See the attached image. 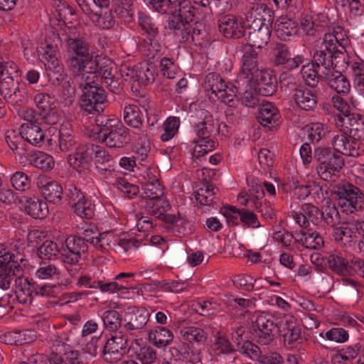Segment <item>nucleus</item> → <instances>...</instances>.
Instances as JSON below:
<instances>
[{
  "instance_id": "obj_1",
  "label": "nucleus",
  "mask_w": 364,
  "mask_h": 364,
  "mask_svg": "<svg viewBox=\"0 0 364 364\" xmlns=\"http://www.w3.org/2000/svg\"><path fill=\"white\" fill-rule=\"evenodd\" d=\"M149 5L162 14H168V28L180 43H193L207 46L210 37L201 22L193 21L196 9L188 0H147Z\"/></svg>"
},
{
  "instance_id": "obj_2",
  "label": "nucleus",
  "mask_w": 364,
  "mask_h": 364,
  "mask_svg": "<svg viewBox=\"0 0 364 364\" xmlns=\"http://www.w3.org/2000/svg\"><path fill=\"white\" fill-rule=\"evenodd\" d=\"M68 53L67 65L77 81L84 79L86 73L92 74L96 70L97 59L94 58L90 43L83 37L68 38L65 41Z\"/></svg>"
},
{
  "instance_id": "obj_3",
  "label": "nucleus",
  "mask_w": 364,
  "mask_h": 364,
  "mask_svg": "<svg viewBox=\"0 0 364 364\" xmlns=\"http://www.w3.org/2000/svg\"><path fill=\"white\" fill-rule=\"evenodd\" d=\"M74 86H70L69 82L67 85L69 87L63 91V95L66 96L65 99H69L70 102L75 95V87L77 86L82 91V95L80 99V108L81 111L87 114H96L103 112L107 103V93L105 90L98 84L88 83L85 85L86 81L80 82L77 80L73 78Z\"/></svg>"
},
{
  "instance_id": "obj_4",
  "label": "nucleus",
  "mask_w": 364,
  "mask_h": 364,
  "mask_svg": "<svg viewBox=\"0 0 364 364\" xmlns=\"http://www.w3.org/2000/svg\"><path fill=\"white\" fill-rule=\"evenodd\" d=\"M17 66L13 62L0 60V93L9 102L20 105L26 102L28 91L20 87Z\"/></svg>"
},
{
  "instance_id": "obj_5",
  "label": "nucleus",
  "mask_w": 364,
  "mask_h": 364,
  "mask_svg": "<svg viewBox=\"0 0 364 364\" xmlns=\"http://www.w3.org/2000/svg\"><path fill=\"white\" fill-rule=\"evenodd\" d=\"M204 90L208 93L213 101L220 100L229 107H236L238 102L237 93L238 89L230 82H225L216 73H208L203 82Z\"/></svg>"
},
{
  "instance_id": "obj_6",
  "label": "nucleus",
  "mask_w": 364,
  "mask_h": 364,
  "mask_svg": "<svg viewBox=\"0 0 364 364\" xmlns=\"http://www.w3.org/2000/svg\"><path fill=\"white\" fill-rule=\"evenodd\" d=\"M314 159L318 163L317 173L323 181H335L336 173L345 164L343 156L330 148L317 147L314 151Z\"/></svg>"
},
{
  "instance_id": "obj_7",
  "label": "nucleus",
  "mask_w": 364,
  "mask_h": 364,
  "mask_svg": "<svg viewBox=\"0 0 364 364\" xmlns=\"http://www.w3.org/2000/svg\"><path fill=\"white\" fill-rule=\"evenodd\" d=\"M331 191L342 201L340 205L343 211L352 213L364 208V194L352 183L346 181L340 182L333 186Z\"/></svg>"
},
{
  "instance_id": "obj_8",
  "label": "nucleus",
  "mask_w": 364,
  "mask_h": 364,
  "mask_svg": "<svg viewBox=\"0 0 364 364\" xmlns=\"http://www.w3.org/2000/svg\"><path fill=\"white\" fill-rule=\"evenodd\" d=\"M341 60V66L346 67L347 63L345 60V54L341 50H336L335 49L331 50L325 46V43L322 41L321 46L318 50H316L313 56L312 63L318 69L321 70V73L326 75V73H329L336 69L338 67V64Z\"/></svg>"
},
{
  "instance_id": "obj_9",
  "label": "nucleus",
  "mask_w": 364,
  "mask_h": 364,
  "mask_svg": "<svg viewBox=\"0 0 364 364\" xmlns=\"http://www.w3.org/2000/svg\"><path fill=\"white\" fill-rule=\"evenodd\" d=\"M252 335L255 341L261 346L271 345L279 331L277 323L269 314L259 315L252 325Z\"/></svg>"
},
{
  "instance_id": "obj_10",
  "label": "nucleus",
  "mask_w": 364,
  "mask_h": 364,
  "mask_svg": "<svg viewBox=\"0 0 364 364\" xmlns=\"http://www.w3.org/2000/svg\"><path fill=\"white\" fill-rule=\"evenodd\" d=\"M242 68L237 75L236 82L238 86L247 87L260 71L258 66V54L251 46H245L241 59Z\"/></svg>"
},
{
  "instance_id": "obj_11",
  "label": "nucleus",
  "mask_w": 364,
  "mask_h": 364,
  "mask_svg": "<svg viewBox=\"0 0 364 364\" xmlns=\"http://www.w3.org/2000/svg\"><path fill=\"white\" fill-rule=\"evenodd\" d=\"M120 72L122 77H130L139 85L146 86L155 81L158 75V66L154 61L149 60L138 63L132 69L128 66H124Z\"/></svg>"
},
{
  "instance_id": "obj_12",
  "label": "nucleus",
  "mask_w": 364,
  "mask_h": 364,
  "mask_svg": "<svg viewBox=\"0 0 364 364\" xmlns=\"http://www.w3.org/2000/svg\"><path fill=\"white\" fill-rule=\"evenodd\" d=\"M339 225L333 229L332 237L341 245H350L351 242H357L358 237L364 234V221L351 220Z\"/></svg>"
},
{
  "instance_id": "obj_13",
  "label": "nucleus",
  "mask_w": 364,
  "mask_h": 364,
  "mask_svg": "<svg viewBox=\"0 0 364 364\" xmlns=\"http://www.w3.org/2000/svg\"><path fill=\"white\" fill-rule=\"evenodd\" d=\"M128 341L126 334L121 331L114 332L104 346V359L109 363L120 360L127 351Z\"/></svg>"
},
{
  "instance_id": "obj_14",
  "label": "nucleus",
  "mask_w": 364,
  "mask_h": 364,
  "mask_svg": "<svg viewBox=\"0 0 364 364\" xmlns=\"http://www.w3.org/2000/svg\"><path fill=\"white\" fill-rule=\"evenodd\" d=\"M271 61L274 66H283L286 69L293 70L304 62V58L302 55H293L287 44L278 43L272 50Z\"/></svg>"
},
{
  "instance_id": "obj_15",
  "label": "nucleus",
  "mask_w": 364,
  "mask_h": 364,
  "mask_svg": "<svg viewBox=\"0 0 364 364\" xmlns=\"http://www.w3.org/2000/svg\"><path fill=\"white\" fill-rule=\"evenodd\" d=\"M87 251V245L84 240L75 235H70L65 241V247L60 252V258L65 264L77 265L82 255Z\"/></svg>"
},
{
  "instance_id": "obj_16",
  "label": "nucleus",
  "mask_w": 364,
  "mask_h": 364,
  "mask_svg": "<svg viewBox=\"0 0 364 364\" xmlns=\"http://www.w3.org/2000/svg\"><path fill=\"white\" fill-rule=\"evenodd\" d=\"M149 311L136 306L128 307L123 318V326L130 335L135 336L141 332L149 320Z\"/></svg>"
},
{
  "instance_id": "obj_17",
  "label": "nucleus",
  "mask_w": 364,
  "mask_h": 364,
  "mask_svg": "<svg viewBox=\"0 0 364 364\" xmlns=\"http://www.w3.org/2000/svg\"><path fill=\"white\" fill-rule=\"evenodd\" d=\"M97 138L110 148H120L130 141L128 129L123 125H114L110 129L102 128L97 132Z\"/></svg>"
},
{
  "instance_id": "obj_18",
  "label": "nucleus",
  "mask_w": 364,
  "mask_h": 364,
  "mask_svg": "<svg viewBox=\"0 0 364 364\" xmlns=\"http://www.w3.org/2000/svg\"><path fill=\"white\" fill-rule=\"evenodd\" d=\"M341 131L349 134V136L358 142L364 140V118L358 114H352L344 117L338 116L336 122Z\"/></svg>"
},
{
  "instance_id": "obj_19",
  "label": "nucleus",
  "mask_w": 364,
  "mask_h": 364,
  "mask_svg": "<svg viewBox=\"0 0 364 364\" xmlns=\"http://www.w3.org/2000/svg\"><path fill=\"white\" fill-rule=\"evenodd\" d=\"M331 140L334 151L337 154L353 157L360 155V142L348 136L346 133L341 131L333 133Z\"/></svg>"
},
{
  "instance_id": "obj_20",
  "label": "nucleus",
  "mask_w": 364,
  "mask_h": 364,
  "mask_svg": "<svg viewBox=\"0 0 364 364\" xmlns=\"http://www.w3.org/2000/svg\"><path fill=\"white\" fill-rule=\"evenodd\" d=\"M219 31L228 38L239 39L246 36V28L235 16L228 14L218 21Z\"/></svg>"
},
{
  "instance_id": "obj_21",
  "label": "nucleus",
  "mask_w": 364,
  "mask_h": 364,
  "mask_svg": "<svg viewBox=\"0 0 364 364\" xmlns=\"http://www.w3.org/2000/svg\"><path fill=\"white\" fill-rule=\"evenodd\" d=\"M65 341L55 340L53 343V348H55L56 352H52L48 358L50 364H85L82 355L77 350H69L61 353V348H65V345H68Z\"/></svg>"
},
{
  "instance_id": "obj_22",
  "label": "nucleus",
  "mask_w": 364,
  "mask_h": 364,
  "mask_svg": "<svg viewBox=\"0 0 364 364\" xmlns=\"http://www.w3.org/2000/svg\"><path fill=\"white\" fill-rule=\"evenodd\" d=\"M20 134L23 139L26 140L32 145L41 147L47 140L49 144H51L52 139L47 138L45 130L38 124L29 122L23 124L20 127Z\"/></svg>"
},
{
  "instance_id": "obj_23",
  "label": "nucleus",
  "mask_w": 364,
  "mask_h": 364,
  "mask_svg": "<svg viewBox=\"0 0 364 364\" xmlns=\"http://www.w3.org/2000/svg\"><path fill=\"white\" fill-rule=\"evenodd\" d=\"M321 210L311 203H304L301 206L300 212L293 211L291 216L300 227L306 228L309 222L315 225L321 224Z\"/></svg>"
},
{
  "instance_id": "obj_24",
  "label": "nucleus",
  "mask_w": 364,
  "mask_h": 364,
  "mask_svg": "<svg viewBox=\"0 0 364 364\" xmlns=\"http://www.w3.org/2000/svg\"><path fill=\"white\" fill-rule=\"evenodd\" d=\"M38 187L44 197L49 203L60 204L63 200V188L55 181H48L46 178H40L38 181Z\"/></svg>"
},
{
  "instance_id": "obj_25",
  "label": "nucleus",
  "mask_w": 364,
  "mask_h": 364,
  "mask_svg": "<svg viewBox=\"0 0 364 364\" xmlns=\"http://www.w3.org/2000/svg\"><path fill=\"white\" fill-rule=\"evenodd\" d=\"M322 41L325 43V46L328 47L330 50L331 47L333 50L343 52L349 44L348 32L340 26H336L333 28L332 32L324 34Z\"/></svg>"
},
{
  "instance_id": "obj_26",
  "label": "nucleus",
  "mask_w": 364,
  "mask_h": 364,
  "mask_svg": "<svg viewBox=\"0 0 364 364\" xmlns=\"http://www.w3.org/2000/svg\"><path fill=\"white\" fill-rule=\"evenodd\" d=\"M164 222L166 224V228L177 237L188 235L193 231L190 222L181 218L180 214L166 215L164 216Z\"/></svg>"
},
{
  "instance_id": "obj_27",
  "label": "nucleus",
  "mask_w": 364,
  "mask_h": 364,
  "mask_svg": "<svg viewBox=\"0 0 364 364\" xmlns=\"http://www.w3.org/2000/svg\"><path fill=\"white\" fill-rule=\"evenodd\" d=\"M294 239L307 249L318 250L323 246L324 241L319 232L311 229H302L295 232Z\"/></svg>"
},
{
  "instance_id": "obj_28",
  "label": "nucleus",
  "mask_w": 364,
  "mask_h": 364,
  "mask_svg": "<svg viewBox=\"0 0 364 364\" xmlns=\"http://www.w3.org/2000/svg\"><path fill=\"white\" fill-rule=\"evenodd\" d=\"M284 343L289 348H296L303 343L301 330L294 318L286 320L282 327Z\"/></svg>"
},
{
  "instance_id": "obj_29",
  "label": "nucleus",
  "mask_w": 364,
  "mask_h": 364,
  "mask_svg": "<svg viewBox=\"0 0 364 364\" xmlns=\"http://www.w3.org/2000/svg\"><path fill=\"white\" fill-rule=\"evenodd\" d=\"M293 100L298 107L306 111L313 110L317 104L316 94L303 85L294 89Z\"/></svg>"
},
{
  "instance_id": "obj_30",
  "label": "nucleus",
  "mask_w": 364,
  "mask_h": 364,
  "mask_svg": "<svg viewBox=\"0 0 364 364\" xmlns=\"http://www.w3.org/2000/svg\"><path fill=\"white\" fill-rule=\"evenodd\" d=\"M16 295L19 303L31 304L34 294L35 283H31L28 277H18L14 280Z\"/></svg>"
},
{
  "instance_id": "obj_31",
  "label": "nucleus",
  "mask_w": 364,
  "mask_h": 364,
  "mask_svg": "<svg viewBox=\"0 0 364 364\" xmlns=\"http://www.w3.org/2000/svg\"><path fill=\"white\" fill-rule=\"evenodd\" d=\"M323 80L327 85L338 94H348L350 90V85L347 77L341 72L335 70L326 73Z\"/></svg>"
},
{
  "instance_id": "obj_32",
  "label": "nucleus",
  "mask_w": 364,
  "mask_h": 364,
  "mask_svg": "<svg viewBox=\"0 0 364 364\" xmlns=\"http://www.w3.org/2000/svg\"><path fill=\"white\" fill-rule=\"evenodd\" d=\"M21 203H23L25 211L35 219L43 218L48 213L46 203L35 196L23 197Z\"/></svg>"
},
{
  "instance_id": "obj_33",
  "label": "nucleus",
  "mask_w": 364,
  "mask_h": 364,
  "mask_svg": "<svg viewBox=\"0 0 364 364\" xmlns=\"http://www.w3.org/2000/svg\"><path fill=\"white\" fill-rule=\"evenodd\" d=\"M203 117L202 121L194 125V132L198 137V140H211L210 136L215 129L214 120L212 115L206 110H200Z\"/></svg>"
},
{
  "instance_id": "obj_34",
  "label": "nucleus",
  "mask_w": 364,
  "mask_h": 364,
  "mask_svg": "<svg viewBox=\"0 0 364 364\" xmlns=\"http://www.w3.org/2000/svg\"><path fill=\"white\" fill-rule=\"evenodd\" d=\"M258 73H259V77H257V80L259 94L263 96L273 95L277 87L275 75L272 74V71L267 70H261Z\"/></svg>"
},
{
  "instance_id": "obj_35",
  "label": "nucleus",
  "mask_w": 364,
  "mask_h": 364,
  "mask_svg": "<svg viewBox=\"0 0 364 364\" xmlns=\"http://www.w3.org/2000/svg\"><path fill=\"white\" fill-rule=\"evenodd\" d=\"M134 274L132 272H121L114 277L113 282H105L104 290L105 293L122 292L126 293L132 288L127 278H133Z\"/></svg>"
},
{
  "instance_id": "obj_36",
  "label": "nucleus",
  "mask_w": 364,
  "mask_h": 364,
  "mask_svg": "<svg viewBox=\"0 0 364 364\" xmlns=\"http://www.w3.org/2000/svg\"><path fill=\"white\" fill-rule=\"evenodd\" d=\"M159 37H146L140 43L139 48L142 53L151 59L159 58L165 50L164 46L160 42Z\"/></svg>"
},
{
  "instance_id": "obj_37",
  "label": "nucleus",
  "mask_w": 364,
  "mask_h": 364,
  "mask_svg": "<svg viewBox=\"0 0 364 364\" xmlns=\"http://www.w3.org/2000/svg\"><path fill=\"white\" fill-rule=\"evenodd\" d=\"M277 36L282 41H289L296 34L297 29L295 22L287 17H280L274 24Z\"/></svg>"
},
{
  "instance_id": "obj_38",
  "label": "nucleus",
  "mask_w": 364,
  "mask_h": 364,
  "mask_svg": "<svg viewBox=\"0 0 364 364\" xmlns=\"http://www.w3.org/2000/svg\"><path fill=\"white\" fill-rule=\"evenodd\" d=\"M143 207L148 213L164 221V216L167 215L165 212L170 208V205L168 200L161 196L146 199Z\"/></svg>"
},
{
  "instance_id": "obj_39",
  "label": "nucleus",
  "mask_w": 364,
  "mask_h": 364,
  "mask_svg": "<svg viewBox=\"0 0 364 364\" xmlns=\"http://www.w3.org/2000/svg\"><path fill=\"white\" fill-rule=\"evenodd\" d=\"M218 194V188L205 180L202 186L196 191L195 196L201 205H210L217 202Z\"/></svg>"
},
{
  "instance_id": "obj_40",
  "label": "nucleus",
  "mask_w": 364,
  "mask_h": 364,
  "mask_svg": "<svg viewBox=\"0 0 364 364\" xmlns=\"http://www.w3.org/2000/svg\"><path fill=\"white\" fill-rule=\"evenodd\" d=\"M123 117L124 122L129 127L141 131L143 126V114L139 107L135 105H129L124 107Z\"/></svg>"
},
{
  "instance_id": "obj_41",
  "label": "nucleus",
  "mask_w": 364,
  "mask_h": 364,
  "mask_svg": "<svg viewBox=\"0 0 364 364\" xmlns=\"http://www.w3.org/2000/svg\"><path fill=\"white\" fill-rule=\"evenodd\" d=\"M112 11L124 22L130 23L134 20L133 0H112Z\"/></svg>"
},
{
  "instance_id": "obj_42",
  "label": "nucleus",
  "mask_w": 364,
  "mask_h": 364,
  "mask_svg": "<svg viewBox=\"0 0 364 364\" xmlns=\"http://www.w3.org/2000/svg\"><path fill=\"white\" fill-rule=\"evenodd\" d=\"M96 68V70L92 73V74H85V72H83L85 74V75H83L84 79L80 82L82 83V82L86 81L87 82L85 85H88V83L97 84L96 82L98 80V78L100 77L102 83L105 84V82H108L115 77L113 74L112 68L108 65L100 66L99 63L97 61Z\"/></svg>"
},
{
  "instance_id": "obj_43",
  "label": "nucleus",
  "mask_w": 364,
  "mask_h": 364,
  "mask_svg": "<svg viewBox=\"0 0 364 364\" xmlns=\"http://www.w3.org/2000/svg\"><path fill=\"white\" fill-rule=\"evenodd\" d=\"M183 338L191 343H196L198 346L204 345L207 341V333L195 326H186L181 330Z\"/></svg>"
},
{
  "instance_id": "obj_44",
  "label": "nucleus",
  "mask_w": 364,
  "mask_h": 364,
  "mask_svg": "<svg viewBox=\"0 0 364 364\" xmlns=\"http://www.w3.org/2000/svg\"><path fill=\"white\" fill-rule=\"evenodd\" d=\"M257 119L263 127H273L278 119V110L271 103L263 104L259 109Z\"/></svg>"
},
{
  "instance_id": "obj_45",
  "label": "nucleus",
  "mask_w": 364,
  "mask_h": 364,
  "mask_svg": "<svg viewBox=\"0 0 364 364\" xmlns=\"http://www.w3.org/2000/svg\"><path fill=\"white\" fill-rule=\"evenodd\" d=\"M58 133V146L60 151L68 152L75 146L77 140L73 131L66 125H62Z\"/></svg>"
},
{
  "instance_id": "obj_46",
  "label": "nucleus",
  "mask_w": 364,
  "mask_h": 364,
  "mask_svg": "<svg viewBox=\"0 0 364 364\" xmlns=\"http://www.w3.org/2000/svg\"><path fill=\"white\" fill-rule=\"evenodd\" d=\"M328 267L335 273L345 275L349 273L350 259H346L341 253H333L327 258Z\"/></svg>"
},
{
  "instance_id": "obj_47",
  "label": "nucleus",
  "mask_w": 364,
  "mask_h": 364,
  "mask_svg": "<svg viewBox=\"0 0 364 364\" xmlns=\"http://www.w3.org/2000/svg\"><path fill=\"white\" fill-rule=\"evenodd\" d=\"M301 75L306 85L311 87H316L319 80L323 79L321 70H318L313 63L304 65L301 70Z\"/></svg>"
},
{
  "instance_id": "obj_48",
  "label": "nucleus",
  "mask_w": 364,
  "mask_h": 364,
  "mask_svg": "<svg viewBox=\"0 0 364 364\" xmlns=\"http://www.w3.org/2000/svg\"><path fill=\"white\" fill-rule=\"evenodd\" d=\"M248 43L245 46H251L254 48H262L266 46L269 40L271 31L264 27L259 31H248Z\"/></svg>"
},
{
  "instance_id": "obj_49",
  "label": "nucleus",
  "mask_w": 364,
  "mask_h": 364,
  "mask_svg": "<svg viewBox=\"0 0 364 364\" xmlns=\"http://www.w3.org/2000/svg\"><path fill=\"white\" fill-rule=\"evenodd\" d=\"M149 340L157 347H163L168 345L173 338L171 331L165 328L158 326L149 333Z\"/></svg>"
},
{
  "instance_id": "obj_50",
  "label": "nucleus",
  "mask_w": 364,
  "mask_h": 364,
  "mask_svg": "<svg viewBox=\"0 0 364 364\" xmlns=\"http://www.w3.org/2000/svg\"><path fill=\"white\" fill-rule=\"evenodd\" d=\"M37 107L43 112L41 119L46 120L52 112L54 99L47 93L38 92L33 96Z\"/></svg>"
},
{
  "instance_id": "obj_51",
  "label": "nucleus",
  "mask_w": 364,
  "mask_h": 364,
  "mask_svg": "<svg viewBox=\"0 0 364 364\" xmlns=\"http://www.w3.org/2000/svg\"><path fill=\"white\" fill-rule=\"evenodd\" d=\"M321 224L326 225L333 229L341 223V216L335 205H327L321 210Z\"/></svg>"
},
{
  "instance_id": "obj_52",
  "label": "nucleus",
  "mask_w": 364,
  "mask_h": 364,
  "mask_svg": "<svg viewBox=\"0 0 364 364\" xmlns=\"http://www.w3.org/2000/svg\"><path fill=\"white\" fill-rule=\"evenodd\" d=\"M91 240V245L101 250H105L107 247H114L117 245L118 237L110 232H104L98 234L97 237L88 238Z\"/></svg>"
},
{
  "instance_id": "obj_53",
  "label": "nucleus",
  "mask_w": 364,
  "mask_h": 364,
  "mask_svg": "<svg viewBox=\"0 0 364 364\" xmlns=\"http://www.w3.org/2000/svg\"><path fill=\"white\" fill-rule=\"evenodd\" d=\"M138 22L147 37H159V31L156 21L144 12L138 13Z\"/></svg>"
},
{
  "instance_id": "obj_54",
  "label": "nucleus",
  "mask_w": 364,
  "mask_h": 364,
  "mask_svg": "<svg viewBox=\"0 0 364 364\" xmlns=\"http://www.w3.org/2000/svg\"><path fill=\"white\" fill-rule=\"evenodd\" d=\"M60 254L57 243L51 240H46L37 250V255L41 259L51 260Z\"/></svg>"
},
{
  "instance_id": "obj_55",
  "label": "nucleus",
  "mask_w": 364,
  "mask_h": 364,
  "mask_svg": "<svg viewBox=\"0 0 364 364\" xmlns=\"http://www.w3.org/2000/svg\"><path fill=\"white\" fill-rule=\"evenodd\" d=\"M235 350L253 360L259 358L262 355V351L258 346L247 340L237 341Z\"/></svg>"
},
{
  "instance_id": "obj_56",
  "label": "nucleus",
  "mask_w": 364,
  "mask_h": 364,
  "mask_svg": "<svg viewBox=\"0 0 364 364\" xmlns=\"http://www.w3.org/2000/svg\"><path fill=\"white\" fill-rule=\"evenodd\" d=\"M71 206L73 212L82 218L90 219L94 215V205L85 197Z\"/></svg>"
},
{
  "instance_id": "obj_57",
  "label": "nucleus",
  "mask_w": 364,
  "mask_h": 364,
  "mask_svg": "<svg viewBox=\"0 0 364 364\" xmlns=\"http://www.w3.org/2000/svg\"><path fill=\"white\" fill-rule=\"evenodd\" d=\"M102 319L106 328L114 332H117V329L121 327L123 322L119 313L115 310L105 311Z\"/></svg>"
},
{
  "instance_id": "obj_58",
  "label": "nucleus",
  "mask_w": 364,
  "mask_h": 364,
  "mask_svg": "<svg viewBox=\"0 0 364 364\" xmlns=\"http://www.w3.org/2000/svg\"><path fill=\"white\" fill-rule=\"evenodd\" d=\"M232 210L237 212L240 220L245 226L251 228H257L261 226L256 214L250 210L245 208L238 209L237 208H232Z\"/></svg>"
},
{
  "instance_id": "obj_59",
  "label": "nucleus",
  "mask_w": 364,
  "mask_h": 364,
  "mask_svg": "<svg viewBox=\"0 0 364 364\" xmlns=\"http://www.w3.org/2000/svg\"><path fill=\"white\" fill-rule=\"evenodd\" d=\"M30 164L38 168L45 171L50 170L54 166L53 157L41 151L36 153L31 156Z\"/></svg>"
},
{
  "instance_id": "obj_60",
  "label": "nucleus",
  "mask_w": 364,
  "mask_h": 364,
  "mask_svg": "<svg viewBox=\"0 0 364 364\" xmlns=\"http://www.w3.org/2000/svg\"><path fill=\"white\" fill-rule=\"evenodd\" d=\"M323 186L314 181H309L305 185L294 186L295 195L299 200L305 199L311 193L318 194V192L321 191L323 194Z\"/></svg>"
},
{
  "instance_id": "obj_61",
  "label": "nucleus",
  "mask_w": 364,
  "mask_h": 364,
  "mask_svg": "<svg viewBox=\"0 0 364 364\" xmlns=\"http://www.w3.org/2000/svg\"><path fill=\"white\" fill-rule=\"evenodd\" d=\"M246 17L266 22L267 19L273 20L271 11L264 4H256L252 6L250 10L247 12Z\"/></svg>"
},
{
  "instance_id": "obj_62",
  "label": "nucleus",
  "mask_w": 364,
  "mask_h": 364,
  "mask_svg": "<svg viewBox=\"0 0 364 364\" xmlns=\"http://www.w3.org/2000/svg\"><path fill=\"white\" fill-rule=\"evenodd\" d=\"M305 129L308 139L313 143L318 142L325 136L327 132V128L321 123H311L306 125Z\"/></svg>"
},
{
  "instance_id": "obj_63",
  "label": "nucleus",
  "mask_w": 364,
  "mask_h": 364,
  "mask_svg": "<svg viewBox=\"0 0 364 364\" xmlns=\"http://www.w3.org/2000/svg\"><path fill=\"white\" fill-rule=\"evenodd\" d=\"M112 12V10L105 12L104 14H97L92 12L90 16L97 26L103 29H109L115 24L114 16Z\"/></svg>"
},
{
  "instance_id": "obj_64",
  "label": "nucleus",
  "mask_w": 364,
  "mask_h": 364,
  "mask_svg": "<svg viewBox=\"0 0 364 364\" xmlns=\"http://www.w3.org/2000/svg\"><path fill=\"white\" fill-rule=\"evenodd\" d=\"M354 85L360 91L364 92V61L357 60L351 64Z\"/></svg>"
}]
</instances>
